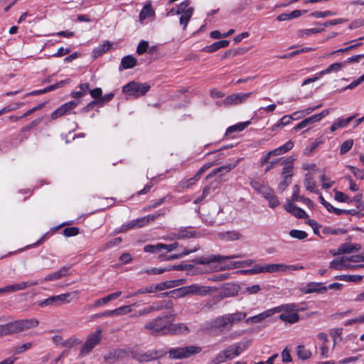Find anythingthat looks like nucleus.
Here are the masks:
<instances>
[{
  "label": "nucleus",
  "mask_w": 364,
  "mask_h": 364,
  "mask_svg": "<svg viewBox=\"0 0 364 364\" xmlns=\"http://www.w3.org/2000/svg\"><path fill=\"white\" fill-rule=\"evenodd\" d=\"M176 239H184L196 237V233L194 230L183 228L178 230L177 232L173 233Z\"/></svg>",
  "instance_id": "obj_32"
},
{
  "label": "nucleus",
  "mask_w": 364,
  "mask_h": 364,
  "mask_svg": "<svg viewBox=\"0 0 364 364\" xmlns=\"http://www.w3.org/2000/svg\"><path fill=\"white\" fill-rule=\"evenodd\" d=\"M294 146V143L291 140L288 141L284 144L271 150L266 153L261 159V166H264L265 164L268 163L269 158L272 156H278L280 154H283L290 151Z\"/></svg>",
  "instance_id": "obj_12"
},
{
  "label": "nucleus",
  "mask_w": 364,
  "mask_h": 364,
  "mask_svg": "<svg viewBox=\"0 0 364 364\" xmlns=\"http://www.w3.org/2000/svg\"><path fill=\"white\" fill-rule=\"evenodd\" d=\"M336 14V12L332 11H314L312 12L310 16L314 18H325L328 16H335Z\"/></svg>",
  "instance_id": "obj_50"
},
{
  "label": "nucleus",
  "mask_w": 364,
  "mask_h": 364,
  "mask_svg": "<svg viewBox=\"0 0 364 364\" xmlns=\"http://www.w3.org/2000/svg\"><path fill=\"white\" fill-rule=\"evenodd\" d=\"M357 266L349 263L348 257H337L330 262L329 267L336 270L356 269Z\"/></svg>",
  "instance_id": "obj_17"
},
{
  "label": "nucleus",
  "mask_w": 364,
  "mask_h": 364,
  "mask_svg": "<svg viewBox=\"0 0 364 364\" xmlns=\"http://www.w3.org/2000/svg\"><path fill=\"white\" fill-rule=\"evenodd\" d=\"M153 14H154V11L151 9V4H147L141 10V11L139 13V19H140L141 21H143L147 17L151 16Z\"/></svg>",
  "instance_id": "obj_44"
},
{
  "label": "nucleus",
  "mask_w": 364,
  "mask_h": 364,
  "mask_svg": "<svg viewBox=\"0 0 364 364\" xmlns=\"http://www.w3.org/2000/svg\"><path fill=\"white\" fill-rule=\"evenodd\" d=\"M207 324L208 328L218 330L220 332L231 330L225 314L210 320Z\"/></svg>",
  "instance_id": "obj_14"
},
{
  "label": "nucleus",
  "mask_w": 364,
  "mask_h": 364,
  "mask_svg": "<svg viewBox=\"0 0 364 364\" xmlns=\"http://www.w3.org/2000/svg\"><path fill=\"white\" fill-rule=\"evenodd\" d=\"M79 100H71L68 102L64 103L51 113V119H56L69 113L72 109H75L79 105Z\"/></svg>",
  "instance_id": "obj_15"
},
{
  "label": "nucleus",
  "mask_w": 364,
  "mask_h": 364,
  "mask_svg": "<svg viewBox=\"0 0 364 364\" xmlns=\"http://www.w3.org/2000/svg\"><path fill=\"white\" fill-rule=\"evenodd\" d=\"M32 346H33V343L31 342L16 345L13 347V353L14 354L23 353L25 351L31 349L32 348Z\"/></svg>",
  "instance_id": "obj_42"
},
{
  "label": "nucleus",
  "mask_w": 364,
  "mask_h": 364,
  "mask_svg": "<svg viewBox=\"0 0 364 364\" xmlns=\"http://www.w3.org/2000/svg\"><path fill=\"white\" fill-rule=\"evenodd\" d=\"M78 295V291H73L56 296H52L43 301H38V305L41 307H46L48 306H59L63 304L70 303L73 299H77Z\"/></svg>",
  "instance_id": "obj_4"
},
{
  "label": "nucleus",
  "mask_w": 364,
  "mask_h": 364,
  "mask_svg": "<svg viewBox=\"0 0 364 364\" xmlns=\"http://www.w3.org/2000/svg\"><path fill=\"white\" fill-rule=\"evenodd\" d=\"M68 271H69V267H63L60 269H59L58 271L46 275L44 277L43 281L49 282V281L58 280V279H61L62 277L68 275Z\"/></svg>",
  "instance_id": "obj_25"
},
{
  "label": "nucleus",
  "mask_w": 364,
  "mask_h": 364,
  "mask_svg": "<svg viewBox=\"0 0 364 364\" xmlns=\"http://www.w3.org/2000/svg\"><path fill=\"white\" fill-rule=\"evenodd\" d=\"M144 328L150 334L165 335L171 333V322L168 316H159L144 325Z\"/></svg>",
  "instance_id": "obj_2"
},
{
  "label": "nucleus",
  "mask_w": 364,
  "mask_h": 364,
  "mask_svg": "<svg viewBox=\"0 0 364 364\" xmlns=\"http://www.w3.org/2000/svg\"><path fill=\"white\" fill-rule=\"evenodd\" d=\"M265 273L285 272V264H269L264 265Z\"/></svg>",
  "instance_id": "obj_37"
},
{
  "label": "nucleus",
  "mask_w": 364,
  "mask_h": 364,
  "mask_svg": "<svg viewBox=\"0 0 364 364\" xmlns=\"http://www.w3.org/2000/svg\"><path fill=\"white\" fill-rule=\"evenodd\" d=\"M101 331L99 330L91 334L87 339L81 349V355L89 353L92 349L100 342Z\"/></svg>",
  "instance_id": "obj_18"
},
{
  "label": "nucleus",
  "mask_w": 364,
  "mask_h": 364,
  "mask_svg": "<svg viewBox=\"0 0 364 364\" xmlns=\"http://www.w3.org/2000/svg\"><path fill=\"white\" fill-rule=\"evenodd\" d=\"M160 243L156 245H147L144 246V251L146 252L154 253V252H160Z\"/></svg>",
  "instance_id": "obj_55"
},
{
  "label": "nucleus",
  "mask_w": 364,
  "mask_h": 364,
  "mask_svg": "<svg viewBox=\"0 0 364 364\" xmlns=\"http://www.w3.org/2000/svg\"><path fill=\"white\" fill-rule=\"evenodd\" d=\"M166 351L163 349L136 350L132 352V356L139 362H149L164 357Z\"/></svg>",
  "instance_id": "obj_5"
},
{
  "label": "nucleus",
  "mask_w": 364,
  "mask_h": 364,
  "mask_svg": "<svg viewBox=\"0 0 364 364\" xmlns=\"http://www.w3.org/2000/svg\"><path fill=\"white\" fill-rule=\"evenodd\" d=\"M296 354L300 359L306 360L311 356L310 350L306 348L304 346H299L296 348Z\"/></svg>",
  "instance_id": "obj_43"
},
{
  "label": "nucleus",
  "mask_w": 364,
  "mask_h": 364,
  "mask_svg": "<svg viewBox=\"0 0 364 364\" xmlns=\"http://www.w3.org/2000/svg\"><path fill=\"white\" fill-rule=\"evenodd\" d=\"M160 246H161L160 247L161 251L164 250L167 252H170L174 250L176 248L178 247V242H173V243L170 244V245H165V244L160 243Z\"/></svg>",
  "instance_id": "obj_62"
},
{
  "label": "nucleus",
  "mask_w": 364,
  "mask_h": 364,
  "mask_svg": "<svg viewBox=\"0 0 364 364\" xmlns=\"http://www.w3.org/2000/svg\"><path fill=\"white\" fill-rule=\"evenodd\" d=\"M348 257L349 263L352 264V266H357L356 269L364 267V255H355Z\"/></svg>",
  "instance_id": "obj_38"
},
{
  "label": "nucleus",
  "mask_w": 364,
  "mask_h": 364,
  "mask_svg": "<svg viewBox=\"0 0 364 364\" xmlns=\"http://www.w3.org/2000/svg\"><path fill=\"white\" fill-rule=\"evenodd\" d=\"M253 188L261 194L269 203L271 208H274L279 205V201L274 194V191L267 183H252Z\"/></svg>",
  "instance_id": "obj_7"
},
{
  "label": "nucleus",
  "mask_w": 364,
  "mask_h": 364,
  "mask_svg": "<svg viewBox=\"0 0 364 364\" xmlns=\"http://www.w3.org/2000/svg\"><path fill=\"white\" fill-rule=\"evenodd\" d=\"M249 343V341L239 342L228 346L225 350L227 355L226 358H228V360H231L237 357L242 352L247 348Z\"/></svg>",
  "instance_id": "obj_16"
},
{
  "label": "nucleus",
  "mask_w": 364,
  "mask_h": 364,
  "mask_svg": "<svg viewBox=\"0 0 364 364\" xmlns=\"http://www.w3.org/2000/svg\"><path fill=\"white\" fill-rule=\"evenodd\" d=\"M134 304L122 306L115 309L116 316L126 315L132 311V306Z\"/></svg>",
  "instance_id": "obj_49"
},
{
  "label": "nucleus",
  "mask_w": 364,
  "mask_h": 364,
  "mask_svg": "<svg viewBox=\"0 0 364 364\" xmlns=\"http://www.w3.org/2000/svg\"><path fill=\"white\" fill-rule=\"evenodd\" d=\"M190 4L191 0H184L176 8V14L181 15L179 21L180 25L183 27V30L186 29L188 23L194 12V9L191 7Z\"/></svg>",
  "instance_id": "obj_8"
},
{
  "label": "nucleus",
  "mask_w": 364,
  "mask_h": 364,
  "mask_svg": "<svg viewBox=\"0 0 364 364\" xmlns=\"http://www.w3.org/2000/svg\"><path fill=\"white\" fill-rule=\"evenodd\" d=\"M227 355L226 353L224 350L220 352L214 358L213 362L215 364H220L223 362H225L226 360H228V358H226Z\"/></svg>",
  "instance_id": "obj_60"
},
{
  "label": "nucleus",
  "mask_w": 364,
  "mask_h": 364,
  "mask_svg": "<svg viewBox=\"0 0 364 364\" xmlns=\"http://www.w3.org/2000/svg\"><path fill=\"white\" fill-rule=\"evenodd\" d=\"M364 82V74L347 85L343 90H353Z\"/></svg>",
  "instance_id": "obj_58"
},
{
  "label": "nucleus",
  "mask_w": 364,
  "mask_h": 364,
  "mask_svg": "<svg viewBox=\"0 0 364 364\" xmlns=\"http://www.w3.org/2000/svg\"><path fill=\"white\" fill-rule=\"evenodd\" d=\"M221 257H222L221 255H210L208 257H203L198 258V259H197L196 262L198 264H208L213 263V262H218V264L219 262H220Z\"/></svg>",
  "instance_id": "obj_41"
},
{
  "label": "nucleus",
  "mask_w": 364,
  "mask_h": 364,
  "mask_svg": "<svg viewBox=\"0 0 364 364\" xmlns=\"http://www.w3.org/2000/svg\"><path fill=\"white\" fill-rule=\"evenodd\" d=\"M289 235L293 238L304 240L307 237V233L303 230H291L289 232Z\"/></svg>",
  "instance_id": "obj_54"
},
{
  "label": "nucleus",
  "mask_w": 364,
  "mask_h": 364,
  "mask_svg": "<svg viewBox=\"0 0 364 364\" xmlns=\"http://www.w3.org/2000/svg\"><path fill=\"white\" fill-rule=\"evenodd\" d=\"M249 124L250 122H245L230 126L227 129L225 132V135L230 136L234 132H240L244 130Z\"/></svg>",
  "instance_id": "obj_34"
},
{
  "label": "nucleus",
  "mask_w": 364,
  "mask_h": 364,
  "mask_svg": "<svg viewBox=\"0 0 364 364\" xmlns=\"http://www.w3.org/2000/svg\"><path fill=\"white\" fill-rule=\"evenodd\" d=\"M171 333L176 334H186L190 331L188 326L185 323H171Z\"/></svg>",
  "instance_id": "obj_36"
},
{
  "label": "nucleus",
  "mask_w": 364,
  "mask_h": 364,
  "mask_svg": "<svg viewBox=\"0 0 364 364\" xmlns=\"http://www.w3.org/2000/svg\"><path fill=\"white\" fill-rule=\"evenodd\" d=\"M218 236L223 240L233 241L240 239L241 234L237 231H227L219 233Z\"/></svg>",
  "instance_id": "obj_33"
},
{
  "label": "nucleus",
  "mask_w": 364,
  "mask_h": 364,
  "mask_svg": "<svg viewBox=\"0 0 364 364\" xmlns=\"http://www.w3.org/2000/svg\"><path fill=\"white\" fill-rule=\"evenodd\" d=\"M198 250V247H195L194 249L191 250H185L183 252H181V253L170 255L166 259H176L182 258L192 252H196Z\"/></svg>",
  "instance_id": "obj_52"
},
{
  "label": "nucleus",
  "mask_w": 364,
  "mask_h": 364,
  "mask_svg": "<svg viewBox=\"0 0 364 364\" xmlns=\"http://www.w3.org/2000/svg\"><path fill=\"white\" fill-rule=\"evenodd\" d=\"M352 252L351 243H343L337 250L336 252L331 251L333 255H343Z\"/></svg>",
  "instance_id": "obj_46"
},
{
  "label": "nucleus",
  "mask_w": 364,
  "mask_h": 364,
  "mask_svg": "<svg viewBox=\"0 0 364 364\" xmlns=\"http://www.w3.org/2000/svg\"><path fill=\"white\" fill-rule=\"evenodd\" d=\"M275 311H277V309H274V308L267 309L257 315L250 316V317L246 318L245 323L247 324L260 323L262 321H264V319L275 314Z\"/></svg>",
  "instance_id": "obj_22"
},
{
  "label": "nucleus",
  "mask_w": 364,
  "mask_h": 364,
  "mask_svg": "<svg viewBox=\"0 0 364 364\" xmlns=\"http://www.w3.org/2000/svg\"><path fill=\"white\" fill-rule=\"evenodd\" d=\"M252 92L247 93H233L227 96L223 101L217 102L216 104L218 106L230 107L233 105H237L245 102L248 97H250Z\"/></svg>",
  "instance_id": "obj_11"
},
{
  "label": "nucleus",
  "mask_w": 364,
  "mask_h": 364,
  "mask_svg": "<svg viewBox=\"0 0 364 364\" xmlns=\"http://www.w3.org/2000/svg\"><path fill=\"white\" fill-rule=\"evenodd\" d=\"M241 272L245 274H257L260 273H265L264 265L255 266L250 269L242 270Z\"/></svg>",
  "instance_id": "obj_48"
},
{
  "label": "nucleus",
  "mask_w": 364,
  "mask_h": 364,
  "mask_svg": "<svg viewBox=\"0 0 364 364\" xmlns=\"http://www.w3.org/2000/svg\"><path fill=\"white\" fill-rule=\"evenodd\" d=\"M353 145V139H348L342 143L340 148V154H344L351 149Z\"/></svg>",
  "instance_id": "obj_53"
},
{
  "label": "nucleus",
  "mask_w": 364,
  "mask_h": 364,
  "mask_svg": "<svg viewBox=\"0 0 364 364\" xmlns=\"http://www.w3.org/2000/svg\"><path fill=\"white\" fill-rule=\"evenodd\" d=\"M329 114L330 109H324L318 114H314L308 118L303 119L294 127V129L295 131H298L299 129L309 127L314 123L321 121L323 118H324Z\"/></svg>",
  "instance_id": "obj_13"
},
{
  "label": "nucleus",
  "mask_w": 364,
  "mask_h": 364,
  "mask_svg": "<svg viewBox=\"0 0 364 364\" xmlns=\"http://www.w3.org/2000/svg\"><path fill=\"white\" fill-rule=\"evenodd\" d=\"M229 41L228 40H222L217 42L213 43V44L205 46L203 50L208 53H213L220 48H226L229 46Z\"/></svg>",
  "instance_id": "obj_30"
},
{
  "label": "nucleus",
  "mask_w": 364,
  "mask_h": 364,
  "mask_svg": "<svg viewBox=\"0 0 364 364\" xmlns=\"http://www.w3.org/2000/svg\"><path fill=\"white\" fill-rule=\"evenodd\" d=\"M355 118V116H350L347 117L346 119L338 118L335 122L336 124L337 127L344 128L346 127L349 123Z\"/></svg>",
  "instance_id": "obj_51"
},
{
  "label": "nucleus",
  "mask_w": 364,
  "mask_h": 364,
  "mask_svg": "<svg viewBox=\"0 0 364 364\" xmlns=\"http://www.w3.org/2000/svg\"><path fill=\"white\" fill-rule=\"evenodd\" d=\"M303 167L304 169L309 171V173L306 174L307 181L310 180L309 175H312V178H311L312 180L318 179L321 182H325L327 180L323 171L318 169L315 164H304Z\"/></svg>",
  "instance_id": "obj_20"
},
{
  "label": "nucleus",
  "mask_w": 364,
  "mask_h": 364,
  "mask_svg": "<svg viewBox=\"0 0 364 364\" xmlns=\"http://www.w3.org/2000/svg\"><path fill=\"white\" fill-rule=\"evenodd\" d=\"M79 229L75 227H69L63 230V234L66 237H73L78 235Z\"/></svg>",
  "instance_id": "obj_56"
},
{
  "label": "nucleus",
  "mask_w": 364,
  "mask_h": 364,
  "mask_svg": "<svg viewBox=\"0 0 364 364\" xmlns=\"http://www.w3.org/2000/svg\"><path fill=\"white\" fill-rule=\"evenodd\" d=\"M149 47V43L147 41H141L137 48H136V53L139 54V55H141L143 53H144L147 48Z\"/></svg>",
  "instance_id": "obj_61"
},
{
  "label": "nucleus",
  "mask_w": 364,
  "mask_h": 364,
  "mask_svg": "<svg viewBox=\"0 0 364 364\" xmlns=\"http://www.w3.org/2000/svg\"><path fill=\"white\" fill-rule=\"evenodd\" d=\"M39 284L38 280L36 281H28V282H22L18 284H14L16 291L23 290L28 287L35 286Z\"/></svg>",
  "instance_id": "obj_45"
},
{
  "label": "nucleus",
  "mask_w": 364,
  "mask_h": 364,
  "mask_svg": "<svg viewBox=\"0 0 364 364\" xmlns=\"http://www.w3.org/2000/svg\"><path fill=\"white\" fill-rule=\"evenodd\" d=\"M352 172L353 173L356 180H363L364 179V170H360L358 168H355L353 167L350 168Z\"/></svg>",
  "instance_id": "obj_64"
},
{
  "label": "nucleus",
  "mask_w": 364,
  "mask_h": 364,
  "mask_svg": "<svg viewBox=\"0 0 364 364\" xmlns=\"http://www.w3.org/2000/svg\"><path fill=\"white\" fill-rule=\"evenodd\" d=\"M225 316L230 328L232 329L234 325L237 324L246 318L247 314L245 312L237 311L234 313L225 314Z\"/></svg>",
  "instance_id": "obj_23"
},
{
  "label": "nucleus",
  "mask_w": 364,
  "mask_h": 364,
  "mask_svg": "<svg viewBox=\"0 0 364 364\" xmlns=\"http://www.w3.org/2000/svg\"><path fill=\"white\" fill-rule=\"evenodd\" d=\"M260 290L261 287L259 284H254L246 287L244 290V292L247 294H255L258 293Z\"/></svg>",
  "instance_id": "obj_59"
},
{
  "label": "nucleus",
  "mask_w": 364,
  "mask_h": 364,
  "mask_svg": "<svg viewBox=\"0 0 364 364\" xmlns=\"http://www.w3.org/2000/svg\"><path fill=\"white\" fill-rule=\"evenodd\" d=\"M294 161V159L289 157L282 161L281 166H283V168L281 172V176L284 182L291 179L293 175Z\"/></svg>",
  "instance_id": "obj_21"
},
{
  "label": "nucleus",
  "mask_w": 364,
  "mask_h": 364,
  "mask_svg": "<svg viewBox=\"0 0 364 364\" xmlns=\"http://www.w3.org/2000/svg\"><path fill=\"white\" fill-rule=\"evenodd\" d=\"M157 217L158 215H148L140 218L132 220L127 224L122 225L119 228V232H126L131 229L142 228L149 224L150 222L154 221Z\"/></svg>",
  "instance_id": "obj_10"
},
{
  "label": "nucleus",
  "mask_w": 364,
  "mask_h": 364,
  "mask_svg": "<svg viewBox=\"0 0 364 364\" xmlns=\"http://www.w3.org/2000/svg\"><path fill=\"white\" fill-rule=\"evenodd\" d=\"M201 351L202 348L200 346H188L171 348L166 353L168 354V357L171 359H186L198 354Z\"/></svg>",
  "instance_id": "obj_6"
},
{
  "label": "nucleus",
  "mask_w": 364,
  "mask_h": 364,
  "mask_svg": "<svg viewBox=\"0 0 364 364\" xmlns=\"http://www.w3.org/2000/svg\"><path fill=\"white\" fill-rule=\"evenodd\" d=\"M191 287L192 295L205 296L212 291L211 287L208 286L193 284H191Z\"/></svg>",
  "instance_id": "obj_28"
},
{
  "label": "nucleus",
  "mask_w": 364,
  "mask_h": 364,
  "mask_svg": "<svg viewBox=\"0 0 364 364\" xmlns=\"http://www.w3.org/2000/svg\"><path fill=\"white\" fill-rule=\"evenodd\" d=\"M114 96V95L113 93H109L102 95V97H100V99L97 100L98 105H100V107H102L105 103L110 102L113 99Z\"/></svg>",
  "instance_id": "obj_57"
},
{
  "label": "nucleus",
  "mask_w": 364,
  "mask_h": 364,
  "mask_svg": "<svg viewBox=\"0 0 364 364\" xmlns=\"http://www.w3.org/2000/svg\"><path fill=\"white\" fill-rule=\"evenodd\" d=\"M345 67V63H335L330 65L326 69L321 70L318 73L319 76H323L326 74H329L331 72H337Z\"/></svg>",
  "instance_id": "obj_35"
},
{
  "label": "nucleus",
  "mask_w": 364,
  "mask_h": 364,
  "mask_svg": "<svg viewBox=\"0 0 364 364\" xmlns=\"http://www.w3.org/2000/svg\"><path fill=\"white\" fill-rule=\"evenodd\" d=\"M235 166L236 164H233L214 168L205 176V180H213V182H216L219 180H221L220 177L223 174L229 172Z\"/></svg>",
  "instance_id": "obj_19"
},
{
  "label": "nucleus",
  "mask_w": 364,
  "mask_h": 364,
  "mask_svg": "<svg viewBox=\"0 0 364 364\" xmlns=\"http://www.w3.org/2000/svg\"><path fill=\"white\" fill-rule=\"evenodd\" d=\"M39 324L36 318L18 320L4 325H0V337L18 333L36 327Z\"/></svg>",
  "instance_id": "obj_1"
},
{
  "label": "nucleus",
  "mask_w": 364,
  "mask_h": 364,
  "mask_svg": "<svg viewBox=\"0 0 364 364\" xmlns=\"http://www.w3.org/2000/svg\"><path fill=\"white\" fill-rule=\"evenodd\" d=\"M172 296L176 298L183 297L188 295H192L191 285L182 287L173 290L171 292Z\"/></svg>",
  "instance_id": "obj_31"
},
{
  "label": "nucleus",
  "mask_w": 364,
  "mask_h": 364,
  "mask_svg": "<svg viewBox=\"0 0 364 364\" xmlns=\"http://www.w3.org/2000/svg\"><path fill=\"white\" fill-rule=\"evenodd\" d=\"M52 341L56 346H60L65 348H71L74 345V341L71 338L64 340L60 335H55L51 338Z\"/></svg>",
  "instance_id": "obj_29"
},
{
  "label": "nucleus",
  "mask_w": 364,
  "mask_h": 364,
  "mask_svg": "<svg viewBox=\"0 0 364 364\" xmlns=\"http://www.w3.org/2000/svg\"><path fill=\"white\" fill-rule=\"evenodd\" d=\"M274 309H277L275 314L282 312L279 315V319L282 321L293 324L297 323L299 320V316L298 314L299 306L297 304H286L274 307Z\"/></svg>",
  "instance_id": "obj_3"
},
{
  "label": "nucleus",
  "mask_w": 364,
  "mask_h": 364,
  "mask_svg": "<svg viewBox=\"0 0 364 364\" xmlns=\"http://www.w3.org/2000/svg\"><path fill=\"white\" fill-rule=\"evenodd\" d=\"M136 59L132 55H127L122 58L121 60V66L124 69H130L134 68L136 65Z\"/></svg>",
  "instance_id": "obj_39"
},
{
  "label": "nucleus",
  "mask_w": 364,
  "mask_h": 364,
  "mask_svg": "<svg viewBox=\"0 0 364 364\" xmlns=\"http://www.w3.org/2000/svg\"><path fill=\"white\" fill-rule=\"evenodd\" d=\"M112 46V44L109 41L104 42L102 45L99 46L93 50L94 57L97 58L106 53L110 49Z\"/></svg>",
  "instance_id": "obj_40"
},
{
  "label": "nucleus",
  "mask_w": 364,
  "mask_h": 364,
  "mask_svg": "<svg viewBox=\"0 0 364 364\" xmlns=\"http://www.w3.org/2000/svg\"><path fill=\"white\" fill-rule=\"evenodd\" d=\"M150 89V85L147 82L139 83L132 81L122 87V92L127 95L139 97L144 96Z\"/></svg>",
  "instance_id": "obj_9"
},
{
  "label": "nucleus",
  "mask_w": 364,
  "mask_h": 364,
  "mask_svg": "<svg viewBox=\"0 0 364 364\" xmlns=\"http://www.w3.org/2000/svg\"><path fill=\"white\" fill-rule=\"evenodd\" d=\"M335 199L337 201L343 202V203H350V202H352L353 200H354L357 203V207L359 208V205L361 203L360 202L361 195L358 194L357 196L353 197V200H350L349 196H347L346 194H345L342 192H340V191H336V194H335Z\"/></svg>",
  "instance_id": "obj_26"
},
{
  "label": "nucleus",
  "mask_w": 364,
  "mask_h": 364,
  "mask_svg": "<svg viewBox=\"0 0 364 364\" xmlns=\"http://www.w3.org/2000/svg\"><path fill=\"white\" fill-rule=\"evenodd\" d=\"M242 267V261H231L230 262H220L215 267V269L217 271L237 269Z\"/></svg>",
  "instance_id": "obj_27"
},
{
  "label": "nucleus",
  "mask_w": 364,
  "mask_h": 364,
  "mask_svg": "<svg viewBox=\"0 0 364 364\" xmlns=\"http://www.w3.org/2000/svg\"><path fill=\"white\" fill-rule=\"evenodd\" d=\"M292 120V117L289 115H285L282 117L279 122L275 124V127H283L289 124Z\"/></svg>",
  "instance_id": "obj_63"
},
{
  "label": "nucleus",
  "mask_w": 364,
  "mask_h": 364,
  "mask_svg": "<svg viewBox=\"0 0 364 364\" xmlns=\"http://www.w3.org/2000/svg\"><path fill=\"white\" fill-rule=\"evenodd\" d=\"M327 291V287L321 282H309L304 288L303 291L305 294H311L314 292L324 293Z\"/></svg>",
  "instance_id": "obj_24"
},
{
  "label": "nucleus",
  "mask_w": 364,
  "mask_h": 364,
  "mask_svg": "<svg viewBox=\"0 0 364 364\" xmlns=\"http://www.w3.org/2000/svg\"><path fill=\"white\" fill-rule=\"evenodd\" d=\"M336 279L346 281V282H358L361 281L363 279V276L360 275H340L336 277Z\"/></svg>",
  "instance_id": "obj_47"
}]
</instances>
